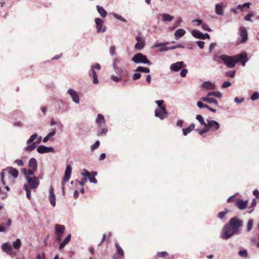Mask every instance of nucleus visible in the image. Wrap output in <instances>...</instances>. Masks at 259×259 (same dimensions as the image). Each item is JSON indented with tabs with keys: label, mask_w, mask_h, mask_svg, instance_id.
I'll return each instance as SVG.
<instances>
[{
	"label": "nucleus",
	"mask_w": 259,
	"mask_h": 259,
	"mask_svg": "<svg viewBox=\"0 0 259 259\" xmlns=\"http://www.w3.org/2000/svg\"><path fill=\"white\" fill-rule=\"evenodd\" d=\"M243 226V221L238 217H233L226 224L223 229L222 238L227 239L235 234L240 233V228Z\"/></svg>",
	"instance_id": "1"
},
{
	"label": "nucleus",
	"mask_w": 259,
	"mask_h": 259,
	"mask_svg": "<svg viewBox=\"0 0 259 259\" xmlns=\"http://www.w3.org/2000/svg\"><path fill=\"white\" fill-rule=\"evenodd\" d=\"M223 61L224 64L229 68H233L236 65L235 56L232 57L226 55H222L218 57Z\"/></svg>",
	"instance_id": "2"
},
{
	"label": "nucleus",
	"mask_w": 259,
	"mask_h": 259,
	"mask_svg": "<svg viewBox=\"0 0 259 259\" xmlns=\"http://www.w3.org/2000/svg\"><path fill=\"white\" fill-rule=\"evenodd\" d=\"M132 61L138 64H147L148 65H150L151 64V62L147 59V57L141 53L135 55L132 58Z\"/></svg>",
	"instance_id": "3"
},
{
	"label": "nucleus",
	"mask_w": 259,
	"mask_h": 259,
	"mask_svg": "<svg viewBox=\"0 0 259 259\" xmlns=\"http://www.w3.org/2000/svg\"><path fill=\"white\" fill-rule=\"evenodd\" d=\"M27 181V184H24V185H26L28 186V189H36L39 185V179L36 177H27L26 179Z\"/></svg>",
	"instance_id": "4"
},
{
	"label": "nucleus",
	"mask_w": 259,
	"mask_h": 259,
	"mask_svg": "<svg viewBox=\"0 0 259 259\" xmlns=\"http://www.w3.org/2000/svg\"><path fill=\"white\" fill-rule=\"evenodd\" d=\"M155 116L159 118L161 120H163L167 117L168 113L166 111V107L163 106V108H157L154 111Z\"/></svg>",
	"instance_id": "5"
},
{
	"label": "nucleus",
	"mask_w": 259,
	"mask_h": 259,
	"mask_svg": "<svg viewBox=\"0 0 259 259\" xmlns=\"http://www.w3.org/2000/svg\"><path fill=\"white\" fill-rule=\"evenodd\" d=\"M220 127L219 123L214 120H207L205 126V128H207L208 131L212 130L215 131L219 129Z\"/></svg>",
	"instance_id": "6"
},
{
	"label": "nucleus",
	"mask_w": 259,
	"mask_h": 259,
	"mask_svg": "<svg viewBox=\"0 0 259 259\" xmlns=\"http://www.w3.org/2000/svg\"><path fill=\"white\" fill-rule=\"evenodd\" d=\"M118 59L116 58L113 64V68L115 70L116 73L119 76L125 77L127 76V72L126 70H123L121 68L118 67L116 64V62L117 61Z\"/></svg>",
	"instance_id": "7"
},
{
	"label": "nucleus",
	"mask_w": 259,
	"mask_h": 259,
	"mask_svg": "<svg viewBox=\"0 0 259 259\" xmlns=\"http://www.w3.org/2000/svg\"><path fill=\"white\" fill-rule=\"evenodd\" d=\"M236 64L237 62H240L241 64L244 66L247 62V56L246 53H241L235 56Z\"/></svg>",
	"instance_id": "8"
},
{
	"label": "nucleus",
	"mask_w": 259,
	"mask_h": 259,
	"mask_svg": "<svg viewBox=\"0 0 259 259\" xmlns=\"http://www.w3.org/2000/svg\"><path fill=\"white\" fill-rule=\"evenodd\" d=\"M95 22L97 32L103 33L106 31V28L105 26H103L104 21L102 19L97 18L95 19Z\"/></svg>",
	"instance_id": "9"
},
{
	"label": "nucleus",
	"mask_w": 259,
	"mask_h": 259,
	"mask_svg": "<svg viewBox=\"0 0 259 259\" xmlns=\"http://www.w3.org/2000/svg\"><path fill=\"white\" fill-rule=\"evenodd\" d=\"M37 152L39 154L47 153H55L56 151L52 147H47L44 145H40L37 148Z\"/></svg>",
	"instance_id": "10"
},
{
	"label": "nucleus",
	"mask_w": 259,
	"mask_h": 259,
	"mask_svg": "<svg viewBox=\"0 0 259 259\" xmlns=\"http://www.w3.org/2000/svg\"><path fill=\"white\" fill-rule=\"evenodd\" d=\"M239 35L241 37L240 41L243 44L248 39V34L245 27L241 26L239 28Z\"/></svg>",
	"instance_id": "11"
},
{
	"label": "nucleus",
	"mask_w": 259,
	"mask_h": 259,
	"mask_svg": "<svg viewBox=\"0 0 259 259\" xmlns=\"http://www.w3.org/2000/svg\"><path fill=\"white\" fill-rule=\"evenodd\" d=\"M5 220V218H2L1 219L2 223L0 225V232H6L8 230L9 227L11 225L12 220L11 219H8L7 220V223L4 225L3 221Z\"/></svg>",
	"instance_id": "12"
},
{
	"label": "nucleus",
	"mask_w": 259,
	"mask_h": 259,
	"mask_svg": "<svg viewBox=\"0 0 259 259\" xmlns=\"http://www.w3.org/2000/svg\"><path fill=\"white\" fill-rule=\"evenodd\" d=\"M67 93L70 95L72 101L74 103L76 104H78L79 103V95L75 91L70 89L67 91Z\"/></svg>",
	"instance_id": "13"
},
{
	"label": "nucleus",
	"mask_w": 259,
	"mask_h": 259,
	"mask_svg": "<svg viewBox=\"0 0 259 259\" xmlns=\"http://www.w3.org/2000/svg\"><path fill=\"white\" fill-rule=\"evenodd\" d=\"M136 39L137 41V42L135 46V48L139 50L142 49L145 45V39L140 36H136Z\"/></svg>",
	"instance_id": "14"
},
{
	"label": "nucleus",
	"mask_w": 259,
	"mask_h": 259,
	"mask_svg": "<svg viewBox=\"0 0 259 259\" xmlns=\"http://www.w3.org/2000/svg\"><path fill=\"white\" fill-rule=\"evenodd\" d=\"M184 66V63L183 61L177 62L172 64L170 66V69L175 72H178Z\"/></svg>",
	"instance_id": "15"
},
{
	"label": "nucleus",
	"mask_w": 259,
	"mask_h": 259,
	"mask_svg": "<svg viewBox=\"0 0 259 259\" xmlns=\"http://www.w3.org/2000/svg\"><path fill=\"white\" fill-rule=\"evenodd\" d=\"M49 199L51 204L54 207L56 205V195L54 192V188L52 186L49 189Z\"/></svg>",
	"instance_id": "16"
},
{
	"label": "nucleus",
	"mask_w": 259,
	"mask_h": 259,
	"mask_svg": "<svg viewBox=\"0 0 259 259\" xmlns=\"http://www.w3.org/2000/svg\"><path fill=\"white\" fill-rule=\"evenodd\" d=\"M201 88L206 90H215L216 86L214 83L209 81H205L201 84Z\"/></svg>",
	"instance_id": "17"
},
{
	"label": "nucleus",
	"mask_w": 259,
	"mask_h": 259,
	"mask_svg": "<svg viewBox=\"0 0 259 259\" xmlns=\"http://www.w3.org/2000/svg\"><path fill=\"white\" fill-rule=\"evenodd\" d=\"M41 140V137L40 136L38 137L37 141L34 142L32 143L31 145H29L27 146V147H25L23 149V150L25 151H29V152L33 151V150H34L35 149L37 145H38L40 143Z\"/></svg>",
	"instance_id": "18"
},
{
	"label": "nucleus",
	"mask_w": 259,
	"mask_h": 259,
	"mask_svg": "<svg viewBox=\"0 0 259 259\" xmlns=\"http://www.w3.org/2000/svg\"><path fill=\"white\" fill-rule=\"evenodd\" d=\"M236 205L241 210L245 209L248 205V201L247 200H243L242 199H238L235 202Z\"/></svg>",
	"instance_id": "19"
},
{
	"label": "nucleus",
	"mask_w": 259,
	"mask_h": 259,
	"mask_svg": "<svg viewBox=\"0 0 259 259\" xmlns=\"http://www.w3.org/2000/svg\"><path fill=\"white\" fill-rule=\"evenodd\" d=\"M72 172V167L70 165H67L65 171V174L63 178L64 182H67L71 177Z\"/></svg>",
	"instance_id": "20"
},
{
	"label": "nucleus",
	"mask_w": 259,
	"mask_h": 259,
	"mask_svg": "<svg viewBox=\"0 0 259 259\" xmlns=\"http://www.w3.org/2000/svg\"><path fill=\"white\" fill-rule=\"evenodd\" d=\"M4 171H8L9 174L15 179L18 178V170L12 167H8L6 169H4Z\"/></svg>",
	"instance_id": "21"
},
{
	"label": "nucleus",
	"mask_w": 259,
	"mask_h": 259,
	"mask_svg": "<svg viewBox=\"0 0 259 259\" xmlns=\"http://www.w3.org/2000/svg\"><path fill=\"white\" fill-rule=\"evenodd\" d=\"M169 44V42L168 41L164 42L155 43L153 45V48H159L158 51L160 52H166V51H161V50H162V49H164V48H168V47H167V45H168Z\"/></svg>",
	"instance_id": "22"
},
{
	"label": "nucleus",
	"mask_w": 259,
	"mask_h": 259,
	"mask_svg": "<svg viewBox=\"0 0 259 259\" xmlns=\"http://www.w3.org/2000/svg\"><path fill=\"white\" fill-rule=\"evenodd\" d=\"M201 100L203 102H207L208 103H213L217 105L218 104V102L217 101V100L214 98H210V96H208V94L206 97H202L201 98Z\"/></svg>",
	"instance_id": "23"
},
{
	"label": "nucleus",
	"mask_w": 259,
	"mask_h": 259,
	"mask_svg": "<svg viewBox=\"0 0 259 259\" xmlns=\"http://www.w3.org/2000/svg\"><path fill=\"white\" fill-rule=\"evenodd\" d=\"M186 32V31L183 29L180 28L177 29L174 33L175 39L176 40H178L179 38L183 36L185 34Z\"/></svg>",
	"instance_id": "24"
},
{
	"label": "nucleus",
	"mask_w": 259,
	"mask_h": 259,
	"mask_svg": "<svg viewBox=\"0 0 259 259\" xmlns=\"http://www.w3.org/2000/svg\"><path fill=\"white\" fill-rule=\"evenodd\" d=\"M64 225L56 224L55 225V235H63L65 231Z\"/></svg>",
	"instance_id": "25"
},
{
	"label": "nucleus",
	"mask_w": 259,
	"mask_h": 259,
	"mask_svg": "<svg viewBox=\"0 0 259 259\" xmlns=\"http://www.w3.org/2000/svg\"><path fill=\"white\" fill-rule=\"evenodd\" d=\"M224 4L223 3L218 4L215 5V13L218 15H223L224 14V11L223 9V7Z\"/></svg>",
	"instance_id": "26"
},
{
	"label": "nucleus",
	"mask_w": 259,
	"mask_h": 259,
	"mask_svg": "<svg viewBox=\"0 0 259 259\" xmlns=\"http://www.w3.org/2000/svg\"><path fill=\"white\" fill-rule=\"evenodd\" d=\"M28 166L30 168L33 169V170H36L37 167V163L36 160L34 158H30L29 161Z\"/></svg>",
	"instance_id": "27"
},
{
	"label": "nucleus",
	"mask_w": 259,
	"mask_h": 259,
	"mask_svg": "<svg viewBox=\"0 0 259 259\" xmlns=\"http://www.w3.org/2000/svg\"><path fill=\"white\" fill-rule=\"evenodd\" d=\"M89 75L90 76L93 77V82L94 84H98L99 82L98 77L97 73L95 71V70L94 68L91 67V72L89 73Z\"/></svg>",
	"instance_id": "28"
},
{
	"label": "nucleus",
	"mask_w": 259,
	"mask_h": 259,
	"mask_svg": "<svg viewBox=\"0 0 259 259\" xmlns=\"http://www.w3.org/2000/svg\"><path fill=\"white\" fill-rule=\"evenodd\" d=\"M96 122L99 126L104 124L105 123V120L104 116L101 114H98L96 119Z\"/></svg>",
	"instance_id": "29"
},
{
	"label": "nucleus",
	"mask_w": 259,
	"mask_h": 259,
	"mask_svg": "<svg viewBox=\"0 0 259 259\" xmlns=\"http://www.w3.org/2000/svg\"><path fill=\"white\" fill-rule=\"evenodd\" d=\"M97 10L101 17L104 18L107 15V11L102 7L99 5L96 6Z\"/></svg>",
	"instance_id": "30"
},
{
	"label": "nucleus",
	"mask_w": 259,
	"mask_h": 259,
	"mask_svg": "<svg viewBox=\"0 0 259 259\" xmlns=\"http://www.w3.org/2000/svg\"><path fill=\"white\" fill-rule=\"evenodd\" d=\"M2 248L4 252L8 254H11L12 251L11 246L7 243H3L2 245Z\"/></svg>",
	"instance_id": "31"
},
{
	"label": "nucleus",
	"mask_w": 259,
	"mask_h": 259,
	"mask_svg": "<svg viewBox=\"0 0 259 259\" xmlns=\"http://www.w3.org/2000/svg\"><path fill=\"white\" fill-rule=\"evenodd\" d=\"M191 33L192 35L196 38L202 39V33L198 30H193L191 31Z\"/></svg>",
	"instance_id": "32"
},
{
	"label": "nucleus",
	"mask_w": 259,
	"mask_h": 259,
	"mask_svg": "<svg viewBox=\"0 0 259 259\" xmlns=\"http://www.w3.org/2000/svg\"><path fill=\"white\" fill-rule=\"evenodd\" d=\"M97 175V172L96 171H92L90 173V176H88L89 180L91 183L97 184V181L95 177Z\"/></svg>",
	"instance_id": "33"
},
{
	"label": "nucleus",
	"mask_w": 259,
	"mask_h": 259,
	"mask_svg": "<svg viewBox=\"0 0 259 259\" xmlns=\"http://www.w3.org/2000/svg\"><path fill=\"white\" fill-rule=\"evenodd\" d=\"M161 16L162 17V21L164 22H171L174 19L173 16L166 13L162 14Z\"/></svg>",
	"instance_id": "34"
},
{
	"label": "nucleus",
	"mask_w": 259,
	"mask_h": 259,
	"mask_svg": "<svg viewBox=\"0 0 259 259\" xmlns=\"http://www.w3.org/2000/svg\"><path fill=\"white\" fill-rule=\"evenodd\" d=\"M56 130H53L51 132H50L47 136H46L43 139V142L46 143L47 142L49 139H50L52 137L54 136L56 134Z\"/></svg>",
	"instance_id": "35"
},
{
	"label": "nucleus",
	"mask_w": 259,
	"mask_h": 259,
	"mask_svg": "<svg viewBox=\"0 0 259 259\" xmlns=\"http://www.w3.org/2000/svg\"><path fill=\"white\" fill-rule=\"evenodd\" d=\"M38 135L36 133H34L31 135L29 139L27 141L26 144L28 146L33 143L34 141L37 138Z\"/></svg>",
	"instance_id": "36"
},
{
	"label": "nucleus",
	"mask_w": 259,
	"mask_h": 259,
	"mask_svg": "<svg viewBox=\"0 0 259 259\" xmlns=\"http://www.w3.org/2000/svg\"><path fill=\"white\" fill-rule=\"evenodd\" d=\"M184 46L181 44H178L175 46L169 47V48H164L162 49L161 51H168L170 50H175L178 48H184Z\"/></svg>",
	"instance_id": "37"
},
{
	"label": "nucleus",
	"mask_w": 259,
	"mask_h": 259,
	"mask_svg": "<svg viewBox=\"0 0 259 259\" xmlns=\"http://www.w3.org/2000/svg\"><path fill=\"white\" fill-rule=\"evenodd\" d=\"M238 255L243 258H247L248 256V253L246 249L240 250L238 252Z\"/></svg>",
	"instance_id": "38"
},
{
	"label": "nucleus",
	"mask_w": 259,
	"mask_h": 259,
	"mask_svg": "<svg viewBox=\"0 0 259 259\" xmlns=\"http://www.w3.org/2000/svg\"><path fill=\"white\" fill-rule=\"evenodd\" d=\"M135 71L136 72L149 73L150 72V69L148 68L144 67L142 66H139L137 68Z\"/></svg>",
	"instance_id": "39"
},
{
	"label": "nucleus",
	"mask_w": 259,
	"mask_h": 259,
	"mask_svg": "<svg viewBox=\"0 0 259 259\" xmlns=\"http://www.w3.org/2000/svg\"><path fill=\"white\" fill-rule=\"evenodd\" d=\"M208 96H214L218 98H221L222 97V94L219 92L218 91H214V92H209L208 93Z\"/></svg>",
	"instance_id": "40"
},
{
	"label": "nucleus",
	"mask_w": 259,
	"mask_h": 259,
	"mask_svg": "<svg viewBox=\"0 0 259 259\" xmlns=\"http://www.w3.org/2000/svg\"><path fill=\"white\" fill-rule=\"evenodd\" d=\"M115 246L116 247L117 252L118 255H120L121 256H123L124 255V252L123 249L121 248V247L119 245V244L117 243L115 244Z\"/></svg>",
	"instance_id": "41"
},
{
	"label": "nucleus",
	"mask_w": 259,
	"mask_h": 259,
	"mask_svg": "<svg viewBox=\"0 0 259 259\" xmlns=\"http://www.w3.org/2000/svg\"><path fill=\"white\" fill-rule=\"evenodd\" d=\"M182 20L181 18L179 17V18H177V19L174 22V25H173L172 27L171 28V30H173V29L178 27L180 25V24L182 23Z\"/></svg>",
	"instance_id": "42"
},
{
	"label": "nucleus",
	"mask_w": 259,
	"mask_h": 259,
	"mask_svg": "<svg viewBox=\"0 0 259 259\" xmlns=\"http://www.w3.org/2000/svg\"><path fill=\"white\" fill-rule=\"evenodd\" d=\"M21 245V240L19 239H17L13 243V246L16 249L20 248Z\"/></svg>",
	"instance_id": "43"
},
{
	"label": "nucleus",
	"mask_w": 259,
	"mask_h": 259,
	"mask_svg": "<svg viewBox=\"0 0 259 259\" xmlns=\"http://www.w3.org/2000/svg\"><path fill=\"white\" fill-rule=\"evenodd\" d=\"M196 119L200 122L201 125H203L205 127L206 122L204 121L203 118L201 115H197L196 116Z\"/></svg>",
	"instance_id": "44"
},
{
	"label": "nucleus",
	"mask_w": 259,
	"mask_h": 259,
	"mask_svg": "<svg viewBox=\"0 0 259 259\" xmlns=\"http://www.w3.org/2000/svg\"><path fill=\"white\" fill-rule=\"evenodd\" d=\"M23 189L25 190L26 192V196L29 199H31V194L30 189H28V186L26 185H23Z\"/></svg>",
	"instance_id": "45"
},
{
	"label": "nucleus",
	"mask_w": 259,
	"mask_h": 259,
	"mask_svg": "<svg viewBox=\"0 0 259 259\" xmlns=\"http://www.w3.org/2000/svg\"><path fill=\"white\" fill-rule=\"evenodd\" d=\"M253 220L252 219H249L247 222V232H249L252 228V226H253Z\"/></svg>",
	"instance_id": "46"
},
{
	"label": "nucleus",
	"mask_w": 259,
	"mask_h": 259,
	"mask_svg": "<svg viewBox=\"0 0 259 259\" xmlns=\"http://www.w3.org/2000/svg\"><path fill=\"white\" fill-rule=\"evenodd\" d=\"M112 15L115 19L119 20L120 21H121L122 22H126V19H124V18H123L121 16L116 14L115 13H113Z\"/></svg>",
	"instance_id": "47"
},
{
	"label": "nucleus",
	"mask_w": 259,
	"mask_h": 259,
	"mask_svg": "<svg viewBox=\"0 0 259 259\" xmlns=\"http://www.w3.org/2000/svg\"><path fill=\"white\" fill-rule=\"evenodd\" d=\"M109 53L110 55L114 56L116 55L115 52V47L114 46H112L109 48Z\"/></svg>",
	"instance_id": "48"
},
{
	"label": "nucleus",
	"mask_w": 259,
	"mask_h": 259,
	"mask_svg": "<svg viewBox=\"0 0 259 259\" xmlns=\"http://www.w3.org/2000/svg\"><path fill=\"white\" fill-rule=\"evenodd\" d=\"M36 170H33V169H30L29 170H27V175H26V178L28 177H35L34 176V172Z\"/></svg>",
	"instance_id": "49"
},
{
	"label": "nucleus",
	"mask_w": 259,
	"mask_h": 259,
	"mask_svg": "<svg viewBox=\"0 0 259 259\" xmlns=\"http://www.w3.org/2000/svg\"><path fill=\"white\" fill-rule=\"evenodd\" d=\"M201 28L204 30L209 32L212 31V30L209 28L208 25L205 23H202Z\"/></svg>",
	"instance_id": "50"
},
{
	"label": "nucleus",
	"mask_w": 259,
	"mask_h": 259,
	"mask_svg": "<svg viewBox=\"0 0 259 259\" xmlns=\"http://www.w3.org/2000/svg\"><path fill=\"white\" fill-rule=\"evenodd\" d=\"M259 99V93L258 92H254L253 93L252 96L250 97V99L252 101H254Z\"/></svg>",
	"instance_id": "51"
},
{
	"label": "nucleus",
	"mask_w": 259,
	"mask_h": 259,
	"mask_svg": "<svg viewBox=\"0 0 259 259\" xmlns=\"http://www.w3.org/2000/svg\"><path fill=\"white\" fill-rule=\"evenodd\" d=\"M110 78H111V79H112L115 82H119L120 80H121V79L123 77H120L119 76H116L112 75L111 76Z\"/></svg>",
	"instance_id": "52"
},
{
	"label": "nucleus",
	"mask_w": 259,
	"mask_h": 259,
	"mask_svg": "<svg viewBox=\"0 0 259 259\" xmlns=\"http://www.w3.org/2000/svg\"><path fill=\"white\" fill-rule=\"evenodd\" d=\"M197 106L199 108H209V106H208L206 104H203L202 102H200V101H198L197 103Z\"/></svg>",
	"instance_id": "53"
},
{
	"label": "nucleus",
	"mask_w": 259,
	"mask_h": 259,
	"mask_svg": "<svg viewBox=\"0 0 259 259\" xmlns=\"http://www.w3.org/2000/svg\"><path fill=\"white\" fill-rule=\"evenodd\" d=\"M156 104L158 106V108H163V106H165L166 107V106L165 105H163L164 101L161 100H157L155 101Z\"/></svg>",
	"instance_id": "54"
},
{
	"label": "nucleus",
	"mask_w": 259,
	"mask_h": 259,
	"mask_svg": "<svg viewBox=\"0 0 259 259\" xmlns=\"http://www.w3.org/2000/svg\"><path fill=\"white\" fill-rule=\"evenodd\" d=\"M99 145H100V141H97L94 145L91 146V150L94 151V150L96 149L97 148H98Z\"/></svg>",
	"instance_id": "55"
},
{
	"label": "nucleus",
	"mask_w": 259,
	"mask_h": 259,
	"mask_svg": "<svg viewBox=\"0 0 259 259\" xmlns=\"http://www.w3.org/2000/svg\"><path fill=\"white\" fill-rule=\"evenodd\" d=\"M107 132H108V130L106 128H103L100 131H99L97 133V136H100L102 135L106 134L107 133Z\"/></svg>",
	"instance_id": "56"
},
{
	"label": "nucleus",
	"mask_w": 259,
	"mask_h": 259,
	"mask_svg": "<svg viewBox=\"0 0 259 259\" xmlns=\"http://www.w3.org/2000/svg\"><path fill=\"white\" fill-rule=\"evenodd\" d=\"M196 44L198 46L200 49H202L204 47V42L201 40H198L196 42Z\"/></svg>",
	"instance_id": "57"
},
{
	"label": "nucleus",
	"mask_w": 259,
	"mask_h": 259,
	"mask_svg": "<svg viewBox=\"0 0 259 259\" xmlns=\"http://www.w3.org/2000/svg\"><path fill=\"white\" fill-rule=\"evenodd\" d=\"M231 85V83L229 81H225L222 85V88L223 89H225V88H228V87H229Z\"/></svg>",
	"instance_id": "58"
},
{
	"label": "nucleus",
	"mask_w": 259,
	"mask_h": 259,
	"mask_svg": "<svg viewBox=\"0 0 259 259\" xmlns=\"http://www.w3.org/2000/svg\"><path fill=\"white\" fill-rule=\"evenodd\" d=\"M168 253L166 251L159 252L157 253V255L160 257H164L168 255Z\"/></svg>",
	"instance_id": "59"
},
{
	"label": "nucleus",
	"mask_w": 259,
	"mask_h": 259,
	"mask_svg": "<svg viewBox=\"0 0 259 259\" xmlns=\"http://www.w3.org/2000/svg\"><path fill=\"white\" fill-rule=\"evenodd\" d=\"M187 73H188V70L187 69H186V68L182 69L180 72V75L182 77H185Z\"/></svg>",
	"instance_id": "60"
},
{
	"label": "nucleus",
	"mask_w": 259,
	"mask_h": 259,
	"mask_svg": "<svg viewBox=\"0 0 259 259\" xmlns=\"http://www.w3.org/2000/svg\"><path fill=\"white\" fill-rule=\"evenodd\" d=\"M234 101L237 104H239V103H242L244 101V98H241L239 99L238 97H235L234 98Z\"/></svg>",
	"instance_id": "61"
},
{
	"label": "nucleus",
	"mask_w": 259,
	"mask_h": 259,
	"mask_svg": "<svg viewBox=\"0 0 259 259\" xmlns=\"http://www.w3.org/2000/svg\"><path fill=\"white\" fill-rule=\"evenodd\" d=\"M91 172H89L88 170L85 169H83L82 171L81 172V175L82 176L87 177L90 176Z\"/></svg>",
	"instance_id": "62"
},
{
	"label": "nucleus",
	"mask_w": 259,
	"mask_h": 259,
	"mask_svg": "<svg viewBox=\"0 0 259 259\" xmlns=\"http://www.w3.org/2000/svg\"><path fill=\"white\" fill-rule=\"evenodd\" d=\"M197 131L198 132L199 134L202 136L203 134L208 132L207 128H205L204 129H197Z\"/></svg>",
	"instance_id": "63"
},
{
	"label": "nucleus",
	"mask_w": 259,
	"mask_h": 259,
	"mask_svg": "<svg viewBox=\"0 0 259 259\" xmlns=\"http://www.w3.org/2000/svg\"><path fill=\"white\" fill-rule=\"evenodd\" d=\"M141 76V75L140 73H136L133 74V79L136 80L138 79H139Z\"/></svg>",
	"instance_id": "64"
}]
</instances>
